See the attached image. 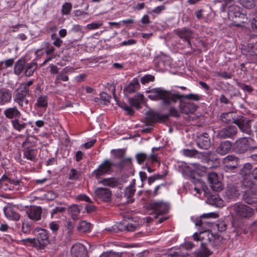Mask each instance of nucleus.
Wrapping results in <instances>:
<instances>
[{
  "mask_svg": "<svg viewBox=\"0 0 257 257\" xmlns=\"http://www.w3.org/2000/svg\"><path fill=\"white\" fill-rule=\"evenodd\" d=\"M65 211V207L62 206H57L52 210L51 217L52 218H58L59 216L57 215V214L58 213H62Z\"/></svg>",
  "mask_w": 257,
  "mask_h": 257,
  "instance_id": "nucleus-49",
  "label": "nucleus"
},
{
  "mask_svg": "<svg viewBox=\"0 0 257 257\" xmlns=\"http://www.w3.org/2000/svg\"><path fill=\"white\" fill-rule=\"evenodd\" d=\"M12 124L14 129L19 132L24 130L27 125V123L19 119V118L12 120Z\"/></svg>",
  "mask_w": 257,
  "mask_h": 257,
  "instance_id": "nucleus-37",
  "label": "nucleus"
},
{
  "mask_svg": "<svg viewBox=\"0 0 257 257\" xmlns=\"http://www.w3.org/2000/svg\"><path fill=\"white\" fill-rule=\"evenodd\" d=\"M198 147L203 150H207L210 146V141L207 134H203L198 138L197 142Z\"/></svg>",
  "mask_w": 257,
  "mask_h": 257,
  "instance_id": "nucleus-24",
  "label": "nucleus"
},
{
  "mask_svg": "<svg viewBox=\"0 0 257 257\" xmlns=\"http://www.w3.org/2000/svg\"><path fill=\"white\" fill-rule=\"evenodd\" d=\"M72 8V4L70 3H65L62 7V13L63 15H68Z\"/></svg>",
  "mask_w": 257,
  "mask_h": 257,
  "instance_id": "nucleus-47",
  "label": "nucleus"
},
{
  "mask_svg": "<svg viewBox=\"0 0 257 257\" xmlns=\"http://www.w3.org/2000/svg\"><path fill=\"white\" fill-rule=\"evenodd\" d=\"M3 211L5 217L9 220L17 221L21 218L20 214L11 206L4 207Z\"/></svg>",
  "mask_w": 257,
  "mask_h": 257,
  "instance_id": "nucleus-17",
  "label": "nucleus"
},
{
  "mask_svg": "<svg viewBox=\"0 0 257 257\" xmlns=\"http://www.w3.org/2000/svg\"><path fill=\"white\" fill-rule=\"evenodd\" d=\"M169 112L170 115L175 116L178 117L179 116V111L174 107H171L169 109Z\"/></svg>",
  "mask_w": 257,
  "mask_h": 257,
  "instance_id": "nucleus-63",
  "label": "nucleus"
},
{
  "mask_svg": "<svg viewBox=\"0 0 257 257\" xmlns=\"http://www.w3.org/2000/svg\"><path fill=\"white\" fill-rule=\"evenodd\" d=\"M100 99L103 101L104 104H106L109 102L110 96L106 93L103 92L100 94Z\"/></svg>",
  "mask_w": 257,
  "mask_h": 257,
  "instance_id": "nucleus-58",
  "label": "nucleus"
},
{
  "mask_svg": "<svg viewBox=\"0 0 257 257\" xmlns=\"http://www.w3.org/2000/svg\"><path fill=\"white\" fill-rule=\"evenodd\" d=\"M154 76L151 75H146L141 79V82L142 84H145L150 82H152L154 80Z\"/></svg>",
  "mask_w": 257,
  "mask_h": 257,
  "instance_id": "nucleus-52",
  "label": "nucleus"
},
{
  "mask_svg": "<svg viewBox=\"0 0 257 257\" xmlns=\"http://www.w3.org/2000/svg\"><path fill=\"white\" fill-rule=\"evenodd\" d=\"M152 209L154 210L157 218L159 215L167 213L169 210V205L163 201L155 202L151 204Z\"/></svg>",
  "mask_w": 257,
  "mask_h": 257,
  "instance_id": "nucleus-13",
  "label": "nucleus"
},
{
  "mask_svg": "<svg viewBox=\"0 0 257 257\" xmlns=\"http://www.w3.org/2000/svg\"><path fill=\"white\" fill-rule=\"evenodd\" d=\"M69 80L68 77L66 75V73L62 70L59 72L56 76V78L55 80V83L57 84L60 82V81H67Z\"/></svg>",
  "mask_w": 257,
  "mask_h": 257,
  "instance_id": "nucleus-46",
  "label": "nucleus"
},
{
  "mask_svg": "<svg viewBox=\"0 0 257 257\" xmlns=\"http://www.w3.org/2000/svg\"><path fill=\"white\" fill-rule=\"evenodd\" d=\"M24 186L19 179L3 175L0 179V187L5 190H19Z\"/></svg>",
  "mask_w": 257,
  "mask_h": 257,
  "instance_id": "nucleus-3",
  "label": "nucleus"
},
{
  "mask_svg": "<svg viewBox=\"0 0 257 257\" xmlns=\"http://www.w3.org/2000/svg\"><path fill=\"white\" fill-rule=\"evenodd\" d=\"M99 183L111 188L116 187L118 185V179L115 178H105L99 181Z\"/></svg>",
  "mask_w": 257,
  "mask_h": 257,
  "instance_id": "nucleus-38",
  "label": "nucleus"
},
{
  "mask_svg": "<svg viewBox=\"0 0 257 257\" xmlns=\"http://www.w3.org/2000/svg\"><path fill=\"white\" fill-rule=\"evenodd\" d=\"M80 209L77 205L73 204L69 207L68 209V213L71 216L73 219L78 218L80 213Z\"/></svg>",
  "mask_w": 257,
  "mask_h": 257,
  "instance_id": "nucleus-39",
  "label": "nucleus"
},
{
  "mask_svg": "<svg viewBox=\"0 0 257 257\" xmlns=\"http://www.w3.org/2000/svg\"><path fill=\"white\" fill-rule=\"evenodd\" d=\"M33 80H30L26 83L21 84L18 88L24 91L27 90V92L30 94L31 91L30 90L29 87L31 86L33 84Z\"/></svg>",
  "mask_w": 257,
  "mask_h": 257,
  "instance_id": "nucleus-51",
  "label": "nucleus"
},
{
  "mask_svg": "<svg viewBox=\"0 0 257 257\" xmlns=\"http://www.w3.org/2000/svg\"><path fill=\"white\" fill-rule=\"evenodd\" d=\"M234 124L238 126L242 132L249 134L251 130L249 120L245 119L241 116H237V119L234 121Z\"/></svg>",
  "mask_w": 257,
  "mask_h": 257,
  "instance_id": "nucleus-15",
  "label": "nucleus"
},
{
  "mask_svg": "<svg viewBox=\"0 0 257 257\" xmlns=\"http://www.w3.org/2000/svg\"><path fill=\"white\" fill-rule=\"evenodd\" d=\"M37 64L36 63L33 62H30L28 66H26L25 75L26 76H31L37 69Z\"/></svg>",
  "mask_w": 257,
  "mask_h": 257,
  "instance_id": "nucleus-44",
  "label": "nucleus"
},
{
  "mask_svg": "<svg viewBox=\"0 0 257 257\" xmlns=\"http://www.w3.org/2000/svg\"><path fill=\"white\" fill-rule=\"evenodd\" d=\"M216 225L219 231H224L226 229V225L225 224V223L223 221L218 223Z\"/></svg>",
  "mask_w": 257,
  "mask_h": 257,
  "instance_id": "nucleus-61",
  "label": "nucleus"
},
{
  "mask_svg": "<svg viewBox=\"0 0 257 257\" xmlns=\"http://www.w3.org/2000/svg\"><path fill=\"white\" fill-rule=\"evenodd\" d=\"M26 92H27V90L24 91L17 88L14 95V102L18 104L22 110L24 111L27 109V106L29 103V100L27 96L30 94Z\"/></svg>",
  "mask_w": 257,
  "mask_h": 257,
  "instance_id": "nucleus-5",
  "label": "nucleus"
},
{
  "mask_svg": "<svg viewBox=\"0 0 257 257\" xmlns=\"http://www.w3.org/2000/svg\"><path fill=\"white\" fill-rule=\"evenodd\" d=\"M231 208L234 212L235 215L240 218H249L252 217L254 214L253 209L239 202L235 203L231 207Z\"/></svg>",
  "mask_w": 257,
  "mask_h": 257,
  "instance_id": "nucleus-4",
  "label": "nucleus"
},
{
  "mask_svg": "<svg viewBox=\"0 0 257 257\" xmlns=\"http://www.w3.org/2000/svg\"><path fill=\"white\" fill-rule=\"evenodd\" d=\"M42 210L40 206H31L27 210L26 213L28 217L34 221H39L41 219Z\"/></svg>",
  "mask_w": 257,
  "mask_h": 257,
  "instance_id": "nucleus-18",
  "label": "nucleus"
},
{
  "mask_svg": "<svg viewBox=\"0 0 257 257\" xmlns=\"http://www.w3.org/2000/svg\"><path fill=\"white\" fill-rule=\"evenodd\" d=\"M92 229V225L86 221H81L77 226V229L81 232H90Z\"/></svg>",
  "mask_w": 257,
  "mask_h": 257,
  "instance_id": "nucleus-42",
  "label": "nucleus"
},
{
  "mask_svg": "<svg viewBox=\"0 0 257 257\" xmlns=\"http://www.w3.org/2000/svg\"><path fill=\"white\" fill-rule=\"evenodd\" d=\"M76 199L79 201H84L87 202H91L90 198L85 194H79L76 196Z\"/></svg>",
  "mask_w": 257,
  "mask_h": 257,
  "instance_id": "nucleus-56",
  "label": "nucleus"
},
{
  "mask_svg": "<svg viewBox=\"0 0 257 257\" xmlns=\"http://www.w3.org/2000/svg\"><path fill=\"white\" fill-rule=\"evenodd\" d=\"M74 16L77 18L76 20H80L82 19L81 17L87 15V13L80 10H76L74 12Z\"/></svg>",
  "mask_w": 257,
  "mask_h": 257,
  "instance_id": "nucleus-55",
  "label": "nucleus"
},
{
  "mask_svg": "<svg viewBox=\"0 0 257 257\" xmlns=\"http://www.w3.org/2000/svg\"><path fill=\"white\" fill-rule=\"evenodd\" d=\"M208 180L211 188L214 191L218 192L222 190V183L219 180L217 174L211 172L208 174Z\"/></svg>",
  "mask_w": 257,
  "mask_h": 257,
  "instance_id": "nucleus-10",
  "label": "nucleus"
},
{
  "mask_svg": "<svg viewBox=\"0 0 257 257\" xmlns=\"http://www.w3.org/2000/svg\"><path fill=\"white\" fill-rule=\"evenodd\" d=\"M218 216L215 212H210L203 214L200 217L197 218L195 220V224L196 226L205 227L207 226H210V222L205 220L206 219L216 218Z\"/></svg>",
  "mask_w": 257,
  "mask_h": 257,
  "instance_id": "nucleus-8",
  "label": "nucleus"
},
{
  "mask_svg": "<svg viewBox=\"0 0 257 257\" xmlns=\"http://www.w3.org/2000/svg\"><path fill=\"white\" fill-rule=\"evenodd\" d=\"M240 8L237 6H232L229 8L227 12V14L229 18H244L245 16L241 13L240 11Z\"/></svg>",
  "mask_w": 257,
  "mask_h": 257,
  "instance_id": "nucleus-28",
  "label": "nucleus"
},
{
  "mask_svg": "<svg viewBox=\"0 0 257 257\" xmlns=\"http://www.w3.org/2000/svg\"><path fill=\"white\" fill-rule=\"evenodd\" d=\"M48 97L45 94L39 95L36 100L34 107L36 110L45 111L48 106Z\"/></svg>",
  "mask_w": 257,
  "mask_h": 257,
  "instance_id": "nucleus-14",
  "label": "nucleus"
},
{
  "mask_svg": "<svg viewBox=\"0 0 257 257\" xmlns=\"http://www.w3.org/2000/svg\"><path fill=\"white\" fill-rule=\"evenodd\" d=\"M144 95L142 94H138L134 97L131 98L129 100L130 103L135 107H139L144 100Z\"/></svg>",
  "mask_w": 257,
  "mask_h": 257,
  "instance_id": "nucleus-40",
  "label": "nucleus"
},
{
  "mask_svg": "<svg viewBox=\"0 0 257 257\" xmlns=\"http://www.w3.org/2000/svg\"><path fill=\"white\" fill-rule=\"evenodd\" d=\"M95 196L105 202H108L111 199V192L107 188H98L95 191Z\"/></svg>",
  "mask_w": 257,
  "mask_h": 257,
  "instance_id": "nucleus-19",
  "label": "nucleus"
},
{
  "mask_svg": "<svg viewBox=\"0 0 257 257\" xmlns=\"http://www.w3.org/2000/svg\"><path fill=\"white\" fill-rule=\"evenodd\" d=\"M80 174L79 171H77L75 169H71L69 173L68 178L71 180H76L78 179Z\"/></svg>",
  "mask_w": 257,
  "mask_h": 257,
  "instance_id": "nucleus-50",
  "label": "nucleus"
},
{
  "mask_svg": "<svg viewBox=\"0 0 257 257\" xmlns=\"http://www.w3.org/2000/svg\"><path fill=\"white\" fill-rule=\"evenodd\" d=\"M26 61L25 58L19 59L15 64L14 72L17 75H20L26 67Z\"/></svg>",
  "mask_w": 257,
  "mask_h": 257,
  "instance_id": "nucleus-31",
  "label": "nucleus"
},
{
  "mask_svg": "<svg viewBox=\"0 0 257 257\" xmlns=\"http://www.w3.org/2000/svg\"><path fill=\"white\" fill-rule=\"evenodd\" d=\"M112 163L111 161L106 160L93 172V175L98 179L101 176L108 174L111 169Z\"/></svg>",
  "mask_w": 257,
  "mask_h": 257,
  "instance_id": "nucleus-6",
  "label": "nucleus"
},
{
  "mask_svg": "<svg viewBox=\"0 0 257 257\" xmlns=\"http://www.w3.org/2000/svg\"><path fill=\"white\" fill-rule=\"evenodd\" d=\"M242 6L247 9H250L254 5V2L251 0H241Z\"/></svg>",
  "mask_w": 257,
  "mask_h": 257,
  "instance_id": "nucleus-54",
  "label": "nucleus"
},
{
  "mask_svg": "<svg viewBox=\"0 0 257 257\" xmlns=\"http://www.w3.org/2000/svg\"><path fill=\"white\" fill-rule=\"evenodd\" d=\"M37 139L34 136H28L22 143L23 148L36 149Z\"/></svg>",
  "mask_w": 257,
  "mask_h": 257,
  "instance_id": "nucleus-32",
  "label": "nucleus"
},
{
  "mask_svg": "<svg viewBox=\"0 0 257 257\" xmlns=\"http://www.w3.org/2000/svg\"><path fill=\"white\" fill-rule=\"evenodd\" d=\"M136 191L134 185H130L125 188V196L126 197L128 203H132L134 199L132 198Z\"/></svg>",
  "mask_w": 257,
  "mask_h": 257,
  "instance_id": "nucleus-41",
  "label": "nucleus"
},
{
  "mask_svg": "<svg viewBox=\"0 0 257 257\" xmlns=\"http://www.w3.org/2000/svg\"><path fill=\"white\" fill-rule=\"evenodd\" d=\"M12 99V94L8 89H0V105H3L10 102Z\"/></svg>",
  "mask_w": 257,
  "mask_h": 257,
  "instance_id": "nucleus-27",
  "label": "nucleus"
},
{
  "mask_svg": "<svg viewBox=\"0 0 257 257\" xmlns=\"http://www.w3.org/2000/svg\"><path fill=\"white\" fill-rule=\"evenodd\" d=\"M196 257H208L211 254V251L206 247L205 243H201L199 249L195 251Z\"/></svg>",
  "mask_w": 257,
  "mask_h": 257,
  "instance_id": "nucleus-34",
  "label": "nucleus"
},
{
  "mask_svg": "<svg viewBox=\"0 0 257 257\" xmlns=\"http://www.w3.org/2000/svg\"><path fill=\"white\" fill-rule=\"evenodd\" d=\"M238 85L239 87L244 91L251 92L252 91V88L250 85L244 83H240Z\"/></svg>",
  "mask_w": 257,
  "mask_h": 257,
  "instance_id": "nucleus-59",
  "label": "nucleus"
},
{
  "mask_svg": "<svg viewBox=\"0 0 257 257\" xmlns=\"http://www.w3.org/2000/svg\"><path fill=\"white\" fill-rule=\"evenodd\" d=\"M179 108L180 112L188 114L192 113L194 112L197 108V106L193 103L181 101L179 104Z\"/></svg>",
  "mask_w": 257,
  "mask_h": 257,
  "instance_id": "nucleus-23",
  "label": "nucleus"
},
{
  "mask_svg": "<svg viewBox=\"0 0 257 257\" xmlns=\"http://www.w3.org/2000/svg\"><path fill=\"white\" fill-rule=\"evenodd\" d=\"M158 148H153L152 149V153L150 155L149 157H148L146 154L144 153H139L136 155V159L137 162L139 164H141L145 161H147V163L151 162V163H155L158 162V158L156 155L154 154L155 150H158Z\"/></svg>",
  "mask_w": 257,
  "mask_h": 257,
  "instance_id": "nucleus-12",
  "label": "nucleus"
},
{
  "mask_svg": "<svg viewBox=\"0 0 257 257\" xmlns=\"http://www.w3.org/2000/svg\"><path fill=\"white\" fill-rule=\"evenodd\" d=\"M232 145L230 142L225 141L221 142L216 150V152L220 155H225L231 150Z\"/></svg>",
  "mask_w": 257,
  "mask_h": 257,
  "instance_id": "nucleus-25",
  "label": "nucleus"
},
{
  "mask_svg": "<svg viewBox=\"0 0 257 257\" xmlns=\"http://www.w3.org/2000/svg\"><path fill=\"white\" fill-rule=\"evenodd\" d=\"M4 114L9 119H17L20 118L22 115L20 111L16 106L7 108L4 110Z\"/></svg>",
  "mask_w": 257,
  "mask_h": 257,
  "instance_id": "nucleus-22",
  "label": "nucleus"
},
{
  "mask_svg": "<svg viewBox=\"0 0 257 257\" xmlns=\"http://www.w3.org/2000/svg\"><path fill=\"white\" fill-rule=\"evenodd\" d=\"M50 228L53 232H55L58 230L59 228V225L55 222H52L49 225Z\"/></svg>",
  "mask_w": 257,
  "mask_h": 257,
  "instance_id": "nucleus-62",
  "label": "nucleus"
},
{
  "mask_svg": "<svg viewBox=\"0 0 257 257\" xmlns=\"http://www.w3.org/2000/svg\"><path fill=\"white\" fill-rule=\"evenodd\" d=\"M102 25V23H92L87 24L86 26V28L89 30H95L99 28Z\"/></svg>",
  "mask_w": 257,
  "mask_h": 257,
  "instance_id": "nucleus-53",
  "label": "nucleus"
},
{
  "mask_svg": "<svg viewBox=\"0 0 257 257\" xmlns=\"http://www.w3.org/2000/svg\"><path fill=\"white\" fill-rule=\"evenodd\" d=\"M175 33L180 39L187 43L186 46L188 48L191 47L190 39L193 37V33L190 29L183 28L176 30Z\"/></svg>",
  "mask_w": 257,
  "mask_h": 257,
  "instance_id": "nucleus-7",
  "label": "nucleus"
},
{
  "mask_svg": "<svg viewBox=\"0 0 257 257\" xmlns=\"http://www.w3.org/2000/svg\"><path fill=\"white\" fill-rule=\"evenodd\" d=\"M252 166L250 163H246L240 170V174L242 176H246L251 173Z\"/></svg>",
  "mask_w": 257,
  "mask_h": 257,
  "instance_id": "nucleus-48",
  "label": "nucleus"
},
{
  "mask_svg": "<svg viewBox=\"0 0 257 257\" xmlns=\"http://www.w3.org/2000/svg\"><path fill=\"white\" fill-rule=\"evenodd\" d=\"M139 82L137 79L134 78L125 87L124 91L126 93H132L135 92L139 88Z\"/></svg>",
  "mask_w": 257,
  "mask_h": 257,
  "instance_id": "nucleus-36",
  "label": "nucleus"
},
{
  "mask_svg": "<svg viewBox=\"0 0 257 257\" xmlns=\"http://www.w3.org/2000/svg\"><path fill=\"white\" fill-rule=\"evenodd\" d=\"M99 257H118L116 254L112 252H105L102 253Z\"/></svg>",
  "mask_w": 257,
  "mask_h": 257,
  "instance_id": "nucleus-64",
  "label": "nucleus"
},
{
  "mask_svg": "<svg viewBox=\"0 0 257 257\" xmlns=\"http://www.w3.org/2000/svg\"><path fill=\"white\" fill-rule=\"evenodd\" d=\"M148 93V97L150 99L153 100H161L165 105L173 104L182 98L198 101L201 97L200 96L194 94L181 95L172 93L170 91L162 88H153L150 90Z\"/></svg>",
  "mask_w": 257,
  "mask_h": 257,
  "instance_id": "nucleus-1",
  "label": "nucleus"
},
{
  "mask_svg": "<svg viewBox=\"0 0 257 257\" xmlns=\"http://www.w3.org/2000/svg\"><path fill=\"white\" fill-rule=\"evenodd\" d=\"M37 150L36 149H29L27 148L23 149V155L25 158L34 161L37 156Z\"/></svg>",
  "mask_w": 257,
  "mask_h": 257,
  "instance_id": "nucleus-35",
  "label": "nucleus"
},
{
  "mask_svg": "<svg viewBox=\"0 0 257 257\" xmlns=\"http://www.w3.org/2000/svg\"><path fill=\"white\" fill-rule=\"evenodd\" d=\"M71 254L72 257H87V249L81 243H75L71 248Z\"/></svg>",
  "mask_w": 257,
  "mask_h": 257,
  "instance_id": "nucleus-11",
  "label": "nucleus"
},
{
  "mask_svg": "<svg viewBox=\"0 0 257 257\" xmlns=\"http://www.w3.org/2000/svg\"><path fill=\"white\" fill-rule=\"evenodd\" d=\"M209 202L211 204L217 207H221L223 206V201L217 195H212L209 199Z\"/></svg>",
  "mask_w": 257,
  "mask_h": 257,
  "instance_id": "nucleus-43",
  "label": "nucleus"
},
{
  "mask_svg": "<svg viewBox=\"0 0 257 257\" xmlns=\"http://www.w3.org/2000/svg\"><path fill=\"white\" fill-rule=\"evenodd\" d=\"M251 139L243 137L237 140L234 144V149L239 153H243L247 150Z\"/></svg>",
  "mask_w": 257,
  "mask_h": 257,
  "instance_id": "nucleus-9",
  "label": "nucleus"
},
{
  "mask_svg": "<svg viewBox=\"0 0 257 257\" xmlns=\"http://www.w3.org/2000/svg\"><path fill=\"white\" fill-rule=\"evenodd\" d=\"M166 7L164 5V4L161 5L160 6H158L154 8L152 10V12L156 13L157 14H159L161 13V12L164 10H165Z\"/></svg>",
  "mask_w": 257,
  "mask_h": 257,
  "instance_id": "nucleus-60",
  "label": "nucleus"
},
{
  "mask_svg": "<svg viewBox=\"0 0 257 257\" xmlns=\"http://www.w3.org/2000/svg\"><path fill=\"white\" fill-rule=\"evenodd\" d=\"M71 31L74 33H80L83 34L82 31V26L80 25H73Z\"/></svg>",
  "mask_w": 257,
  "mask_h": 257,
  "instance_id": "nucleus-57",
  "label": "nucleus"
},
{
  "mask_svg": "<svg viewBox=\"0 0 257 257\" xmlns=\"http://www.w3.org/2000/svg\"><path fill=\"white\" fill-rule=\"evenodd\" d=\"M243 199L246 203L249 204H252L257 202L256 194L250 190L245 192Z\"/></svg>",
  "mask_w": 257,
  "mask_h": 257,
  "instance_id": "nucleus-33",
  "label": "nucleus"
},
{
  "mask_svg": "<svg viewBox=\"0 0 257 257\" xmlns=\"http://www.w3.org/2000/svg\"><path fill=\"white\" fill-rule=\"evenodd\" d=\"M31 223L28 220L22 221V231L25 234H29L31 231Z\"/></svg>",
  "mask_w": 257,
  "mask_h": 257,
  "instance_id": "nucleus-45",
  "label": "nucleus"
},
{
  "mask_svg": "<svg viewBox=\"0 0 257 257\" xmlns=\"http://www.w3.org/2000/svg\"><path fill=\"white\" fill-rule=\"evenodd\" d=\"M154 62L158 68L163 69L164 67L170 65L171 58L169 56L162 54L157 56L154 60Z\"/></svg>",
  "mask_w": 257,
  "mask_h": 257,
  "instance_id": "nucleus-20",
  "label": "nucleus"
},
{
  "mask_svg": "<svg viewBox=\"0 0 257 257\" xmlns=\"http://www.w3.org/2000/svg\"><path fill=\"white\" fill-rule=\"evenodd\" d=\"M237 134V129L234 126H228L218 131L217 136L220 139L232 138Z\"/></svg>",
  "mask_w": 257,
  "mask_h": 257,
  "instance_id": "nucleus-16",
  "label": "nucleus"
},
{
  "mask_svg": "<svg viewBox=\"0 0 257 257\" xmlns=\"http://www.w3.org/2000/svg\"><path fill=\"white\" fill-rule=\"evenodd\" d=\"M217 237L218 236L216 234H214L209 230H205L200 232V237L201 238V240L204 242H212L213 244L215 243V240Z\"/></svg>",
  "mask_w": 257,
  "mask_h": 257,
  "instance_id": "nucleus-26",
  "label": "nucleus"
},
{
  "mask_svg": "<svg viewBox=\"0 0 257 257\" xmlns=\"http://www.w3.org/2000/svg\"><path fill=\"white\" fill-rule=\"evenodd\" d=\"M220 117L221 121L224 123L233 122L234 123V121L237 119V116H236L235 113L233 112L229 111L222 113Z\"/></svg>",
  "mask_w": 257,
  "mask_h": 257,
  "instance_id": "nucleus-29",
  "label": "nucleus"
},
{
  "mask_svg": "<svg viewBox=\"0 0 257 257\" xmlns=\"http://www.w3.org/2000/svg\"><path fill=\"white\" fill-rule=\"evenodd\" d=\"M225 194L228 199L232 200H235L239 195L238 190L235 186L232 185L228 186Z\"/></svg>",
  "mask_w": 257,
  "mask_h": 257,
  "instance_id": "nucleus-30",
  "label": "nucleus"
},
{
  "mask_svg": "<svg viewBox=\"0 0 257 257\" xmlns=\"http://www.w3.org/2000/svg\"><path fill=\"white\" fill-rule=\"evenodd\" d=\"M223 164L227 168L234 169L239 165L238 159L233 155H228L223 160Z\"/></svg>",
  "mask_w": 257,
  "mask_h": 257,
  "instance_id": "nucleus-21",
  "label": "nucleus"
},
{
  "mask_svg": "<svg viewBox=\"0 0 257 257\" xmlns=\"http://www.w3.org/2000/svg\"><path fill=\"white\" fill-rule=\"evenodd\" d=\"M21 241L24 244H31L36 248H42L49 243L48 233L45 229H39L36 238H27L21 240Z\"/></svg>",
  "mask_w": 257,
  "mask_h": 257,
  "instance_id": "nucleus-2",
  "label": "nucleus"
}]
</instances>
